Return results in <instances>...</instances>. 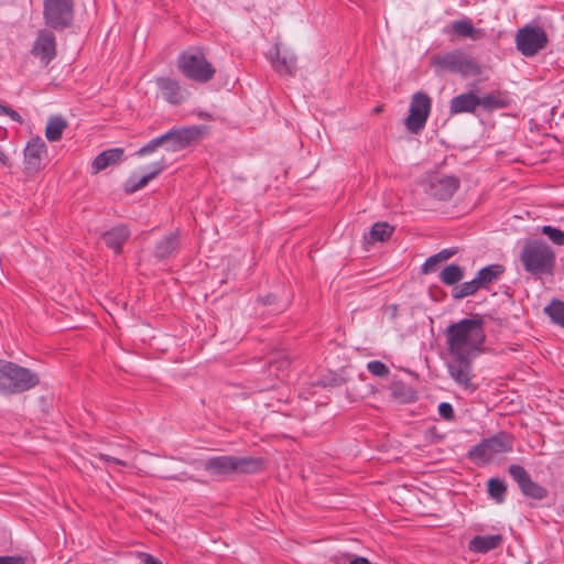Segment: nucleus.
I'll return each mask as SVG.
<instances>
[{"label":"nucleus","mask_w":564,"mask_h":564,"mask_svg":"<svg viewBox=\"0 0 564 564\" xmlns=\"http://www.w3.org/2000/svg\"><path fill=\"white\" fill-rule=\"evenodd\" d=\"M503 538L501 534L476 535L469 541L468 549L475 553H488L501 545Z\"/></svg>","instance_id":"obj_22"},{"label":"nucleus","mask_w":564,"mask_h":564,"mask_svg":"<svg viewBox=\"0 0 564 564\" xmlns=\"http://www.w3.org/2000/svg\"><path fill=\"white\" fill-rule=\"evenodd\" d=\"M159 148H162V141L160 140V137H156L140 148L135 154L138 156H145L155 152Z\"/></svg>","instance_id":"obj_37"},{"label":"nucleus","mask_w":564,"mask_h":564,"mask_svg":"<svg viewBox=\"0 0 564 564\" xmlns=\"http://www.w3.org/2000/svg\"><path fill=\"white\" fill-rule=\"evenodd\" d=\"M3 115L9 116L13 121L22 123L23 119L18 111L7 106Z\"/></svg>","instance_id":"obj_45"},{"label":"nucleus","mask_w":564,"mask_h":564,"mask_svg":"<svg viewBox=\"0 0 564 564\" xmlns=\"http://www.w3.org/2000/svg\"><path fill=\"white\" fill-rule=\"evenodd\" d=\"M437 263L436 257L434 254L431 256L422 265V272L425 274L432 272Z\"/></svg>","instance_id":"obj_42"},{"label":"nucleus","mask_w":564,"mask_h":564,"mask_svg":"<svg viewBox=\"0 0 564 564\" xmlns=\"http://www.w3.org/2000/svg\"><path fill=\"white\" fill-rule=\"evenodd\" d=\"M259 301L263 304V305H272L275 303L276 301V296L273 295V294H268L263 297H260Z\"/></svg>","instance_id":"obj_46"},{"label":"nucleus","mask_w":564,"mask_h":564,"mask_svg":"<svg viewBox=\"0 0 564 564\" xmlns=\"http://www.w3.org/2000/svg\"><path fill=\"white\" fill-rule=\"evenodd\" d=\"M514 437L505 431L484 438L480 443L468 451L467 457L470 460L489 462L498 454L512 452Z\"/></svg>","instance_id":"obj_7"},{"label":"nucleus","mask_w":564,"mask_h":564,"mask_svg":"<svg viewBox=\"0 0 564 564\" xmlns=\"http://www.w3.org/2000/svg\"><path fill=\"white\" fill-rule=\"evenodd\" d=\"M276 58L272 61L273 68L279 74L294 76L296 70V57L294 55L280 56L279 46L275 45Z\"/></svg>","instance_id":"obj_25"},{"label":"nucleus","mask_w":564,"mask_h":564,"mask_svg":"<svg viewBox=\"0 0 564 564\" xmlns=\"http://www.w3.org/2000/svg\"><path fill=\"white\" fill-rule=\"evenodd\" d=\"M129 237L130 229L127 225H117L105 231L101 236L106 246L112 249L115 253H120L122 251V246Z\"/></svg>","instance_id":"obj_18"},{"label":"nucleus","mask_w":564,"mask_h":564,"mask_svg":"<svg viewBox=\"0 0 564 564\" xmlns=\"http://www.w3.org/2000/svg\"><path fill=\"white\" fill-rule=\"evenodd\" d=\"M290 362L288 359L283 358L280 360L270 361V372H273L274 370H284L289 367Z\"/></svg>","instance_id":"obj_40"},{"label":"nucleus","mask_w":564,"mask_h":564,"mask_svg":"<svg viewBox=\"0 0 564 564\" xmlns=\"http://www.w3.org/2000/svg\"><path fill=\"white\" fill-rule=\"evenodd\" d=\"M31 54L39 58L44 66H47L55 58L56 37L52 29H42L37 32Z\"/></svg>","instance_id":"obj_14"},{"label":"nucleus","mask_w":564,"mask_h":564,"mask_svg":"<svg viewBox=\"0 0 564 564\" xmlns=\"http://www.w3.org/2000/svg\"><path fill=\"white\" fill-rule=\"evenodd\" d=\"M39 383L37 373L12 361L0 359V393H23Z\"/></svg>","instance_id":"obj_3"},{"label":"nucleus","mask_w":564,"mask_h":564,"mask_svg":"<svg viewBox=\"0 0 564 564\" xmlns=\"http://www.w3.org/2000/svg\"><path fill=\"white\" fill-rule=\"evenodd\" d=\"M482 289L478 276L476 275L471 281L465 282L459 286L452 290V297L454 300H462L464 297L474 295L478 290Z\"/></svg>","instance_id":"obj_31"},{"label":"nucleus","mask_w":564,"mask_h":564,"mask_svg":"<svg viewBox=\"0 0 564 564\" xmlns=\"http://www.w3.org/2000/svg\"><path fill=\"white\" fill-rule=\"evenodd\" d=\"M74 0H44L43 19L45 25L54 31H64L74 21Z\"/></svg>","instance_id":"obj_8"},{"label":"nucleus","mask_w":564,"mask_h":564,"mask_svg":"<svg viewBox=\"0 0 564 564\" xmlns=\"http://www.w3.org/2000/svg\"><path fill=\"white\" fill-rule=\"evenodd\" d=\"M139 558L143 564H163L159 558L149 553H139Z\"/></svg>","instance_id":"obj_44"},{"label":"nucleus","mask_w":564,"mask_h":564,"mask_svg":"<svg viewBox=\"0 0 564 564\" xmlns=\"http://www.w3.org/2000/svg\"><path fill=\"white\" fill-rule=\"evenodd\" d=\"M511 478L518 484L521 494L525 497L542 500L547 496V489L533 481L525 468L518 464L508 467Z\"/></svg>","instance_id":"obj_13"},{"label":"nucleus","mask_w":564,"mask_h":564,"mask_svg":"<svg viewBox=\"0 0 564 564\" xmlns=\"http://www.w3.org/2000/svg\"><path fill=\"white\" fill-rule=\"evenodd\" d=\"M488 495L497 503H502L506 500L507 485L500 478H490L487 482Z\"/></svg>","instance_id":"obj_32"},{"label":"nucleus","mask_w":564,"mask_h":564,"mask_svg":"<svg viewBox=\"0 0 564 564\" xmlns=\"http://www.w3.org/2000/svg\"><path fill=\"white\" fill-rule=\"evenodd\" d=\"M67 127L66 120L61 116H53L48 119L45 137L48 141H58L62 138L63 131Z\"/></svg>","instance_id":"obj_28"},{"label":"nucleus","mask_w":564,"mask_h":564,"mask_svg":"<svg viewBox=\"0 0 564 564\" xmlns=\"http://www.w3.org/2000/svg\"><path fill=\"white\" fill-rule=\"evenodd\" d=\"M156 84L167 102L178 105L183 101L184 90L177 80L170 77H160L156 79Z\"/></svg>","instance_id":"obj_19"},{"label":"nucleus","mask_w":564,"mask_h":564,"mask_svg":"<svg viewBox=\"0 0 564 564\" xmlns=\"http://www.w3.org/2000/svg\"><path fill=\"white\" fill-rule=\"evenodd\" d=\"M376 111H377V112L381 111V107H377V108H376Z\"/></svg>","instance_id":"obj_51"},{"label":"nucleus","mask_w":564,"mask_h":564,"mask_svg":"<svg viewBox=\"0 0 564 564\" xmlns=\"http://www.w3.org/2000/svg\"><path fill=\"white\" fill-rule=\"evenodd\" d=\"M438 414L442 419H444L445 421H448V422L454 421V419H455L454 408L448 402L440 403Z\"/></svg>","instance_id":"obj_38"},{"label":"nucleus","mask_w":564,"mask_h":564,"mask_svg":"<svg viewBox=\"0 0 564 564\" xmlns=\"http://www.w3.org/2000/svg\"><path fill=\"white\" fill-rule=\"evenodd\" d=\"M479 106V97L474 93H465L452 98L449 111L452 115L474 112Z\"/></svg>","instance_id":"obj_21"},{"label":"nucleus","mask_w":564,"mask_h":564,"mask_svg":"<svg viewBox=\"0 0 564 564\" xmlns=\"http://www.w3.org/2000/svg\"><path fill=\"white\" fill-rule=\"evenodd\" d=\"M521 260L525 271L539 276L552 274L555 267V253L542 240H535L531 245L525 246Z\"/></svg>","instance_id":"obj_4"},{"label":"nucleus","mask_w":564,"mask_h":564,"mask_svg":"<svg viewBox=\"0 0 564 564\" xmlns=\"http://www.w3.org/2000/svg\"><path fill=\"white\" fill-rule=\"evenodd\" d=\"M202 135V128L197 126L171 129L160 135L162 148L169 152H178L192 143L198 141Z\"/></svg>","instance_id":"obj_10"},{"label":"nucleus","mask_w":564,"mask_h":564,"mask_svg":"<svg viewBox=\"0 0 564 564\" xmlns=\"http://www.w3.org/2000/svg\"><path fill=\"white\" fill-rule=\"evenodd\" d=\"M166 167V164L163 160L159 162H154L150 165L151 171L143 175L142 177H138L137 175H131L124 185L126 193H135L137 191L143 188L150 181L154 180L160 173H162Z\"/></svg>","instance_id":"obj_17"},{"label":"nucleus","mask_w":564,"mask_h":564,"mask_svg":"<svg viewBox=\"0 0 564 564\" xmlns=\"http://www.w3.org/2000/svg\"><path fill=\"white\" fill-rule=\"evenodd\" d=\"M452 30L459 37H469L477 40L481 35V31L476 29L469 18L452 22Z\"/></svg>","instance_id":"obj_26"},{"label":"nucleus","mask_w":564,"mask_h":564,"mask_svg":"<svg viewBox=\"0 0 564 564\" xmlns=\"http://www.w3.org/2000/svg\"><path fill=\"white\" fill-rule=\"evenodd\" d=\"M509 101L506 97H502L500 94H488L484 97H479V106H481L487 111H492L496 109L507 108Z\"/></svg>","instance_id":"obj_33"},{"label":"nucleus","mask_w":564,"mask_h":564,"mask_svg":"<svg viewBox=\"0 0 564 564\" xmlns=\"http://www.w3.org/2000/svg\"><path fill=\"white\" fill-rule=\"evenodd\" d=\"M464 278V269L455 263L446 265L440 272V280L446 285H455Z\"/></svg>","instance_id":"obj_30"},{"label":"nucleus","mask_w":564,"mask_h":564,"mask_svg":"<svg viewBox=\"0 0 564 564\" xmlns=\"http://www.w3.org/2000/svg\"><path fill=\"white\" fill-rule=\"evenodd\" d=\"M98 457L107 463H113L116 465L127 466V462H124L123 459L117 458V457L108 455V454L99 453Z\"/></svg>","instance_id":"obj_43"},{"label":"nucleus","mask_w":564,"mask_h":564,"mask_svg":"<svg viewBox=\"0 0 564 564\" xmlns=\"http://www.w3.org/2000/svg\"><path fill=\"white\" fill-rule=\"evenodd\" d=\"M452 360L447 362L451 378L466 391L474 392L478 386L473 382V366L470 355H451Z\"/></svg>","instance_id":"obj_11"},{"label":"nucleus","mask_w":564,"mask_h":564,"mask_svg":"<svg viewBox=\"0 0 564 564\" xmlns=\"http://www.w3.org/2000/svg\"><path fill=\"white\" fill-rule=\"evenodd\" d=\"M543 311L553 324L564 328V301L553 299Z\"/></svg>","instance_id":"obj_29"},{"label":"nucleus","mask_w":564,"mask_h":564,"mask_svg":"<svg viewBox=\"0 0 564 564\" xmlns=\"http://www.w3.org/2000/svg\"><path fill=\"white\" fill-rule=\"evenodd\" d=\"M367 369L373 376L381 377V378L387 377L390 372L389 368L380 360L369 361L367 365Z\"/></svg>","instance_id":"obj_36"},{"label":"nucleus","mask_w":564,"mask_h":564,"mask_svg":"<svg viewBox=\"0 0 564 564\" xmlns=\"http://www.w3.org/2000/svg\"><path fill=\"white\" fill-rule=\"evenodd\" d=\"M177 67L181 73L197 83H207L215 75V68L200 50H188L180 54Z\"/></svg>","instance_id":"obj_5"},{"label":"nucleus","mask_w":564,"mask_h":564,"mask_svg":"<svg viewBox=\"0 0 564 564\" xmlns=\"http://www.w3.org/2000/svg\"><path fill=\"white\" fill-rule=\"evenodd\" d=\"M0 564H25V560L22 556H0Z\"/></svg>","instance_id":"obj_41"},{"label":"nucleus","mask_w":564,"mask_h":564,"mask_svg":"<svg viewBox=\"0 0 564 564\" xmlns=\"http://www.w3.org/2000/svg\"><path fill=\"white\" fill-rule=\"evenodd\" d=\"M547 43V34L541 26L527 24L517 31L516 46L525 57L536 55Z\"/></svg>","instance_id":"obj_9"},{"label":"nucleus","mask_w":564,"mask_h":564,"mask_svg":"<svg viewBox=\"0 0 564 564\" xmlns=\"http://www.w3.org/2000/svg\"><path fill=\"white\" fill-rule=\"evenodd\" d=\"M541 232L545 236H547V238L555 245L557 246H563L564 245V231L558 229V228H555V227H552L550 225H545L542 227L541 229Z\"/></svg>","instance_id":"obj_35"},{"label":"nucleus","mask_w":564,"mask_h":564,"mask_svg":"<svg viewBox=\"0 0 564 564\" xmlns=\"http://www.w3.org/2000/svg\"><path fill=\"white\" fill-rule=\"evenodd\" d=\"M47 148L41 137L31 139L24 149V165L29 173L39 171L42 158L46 154Z\"/></svg>","instance_id":"obj_16"},{"label":"nucleus","mask_w":564,"mask_h":564,"mask_svg":"<svg viewBox=\"0 0 564 564\" xmlns=\"http://www.w3.org/2000/svg\"><path fill=\"white\" fill-rule=\"evenodd\" d=\"M393 230L394 227L390 226L388 223H376L372 225L369 234L373 241L383 242L390 238Z\"/></svg>","instance_id":"obj_34"},{"label":"nucleus","mask_w":564,"mask_h":564,"mask_svg":"<svg viewBox=\"0 0 564 564\" xmlns=\"http://www.w3.org/2000/svg\"><path fill=\"white\" fill-rule=\"evenodd\" d=\"M392 400L405 404L417 399L416 392L402 381H394L390 384Z\"/></svg>","instance_id":"obj_24"},{"label":"nucleus","mask_w":564,"mask_h":564,"mask_svg":"<svg viewBox=\"0 0 564 564\" xmlns=\"http://www.w3.org/2000/svg\"><path fill=\"white\" fill-rule=\"evenodd\" d=\"M262 467V459L232 455L214 456L203 463L210 477L221 480L234 474H253Z\"/></svg>","instance_id":"obj_2"},{"label":"nucleus","mask_w":564,"mask_h":564,"mask_svg":"<svg viewBox=\"0 0 564 564\" xmlns=\"http://www.w3.org/2000/svg\"><path fill=\"white\" fill-rule=\"evenodd\" d=\"M349 564H371L370 561L364 556H355L350 560Z\"/></svg>","instance_id":"obj_47"},{"label":"nucleus","mask_w":564,"mask_h":564,"mask_svg":"<svg viewBox=\"0 0 564 564\" xmlns=\"http://www.w3.org/2000/svg\"><path fill=\"white\" fill-rule=\"evenodd\" d=\"M505 272L502 264H489L477 272L478 280L482 289L487 288L490 283L498 280Z\"/></svg>","instance_id":"obj_27"},{"label":"nucleus","mask_w":564,"mask_h":564,"mask_svg":"<svg viewBox=\"0 0 564 564\" xmlns=\"http://www.w3.org/2000/svg\"><path fill=\"white\" fill-rule=\"evenodd\" d=\"M0 162H2L4 165H7L9 162L8 156L2 151H0Z\"/></svg>","instance_id":"obj_49"},{"label":"nucleus","mask_w":564,"mask_h":564,"mask_svg":"<svg viewBox=\"0 0 564 564\" xmlns=\"http://www.w3.org/2000/svg\"><path fill=\"white\" fill-rule=\"evenodd\" d=\"M433 64L451 73L459 74L463 77L479 76L482 73L481 65L460 50L434 56Z\"/></svg>","instance_id":"obj_6"},{"label":"nucleus","mask_w":564,"mask_h":564,"mask_svg":"<svg viewBox=\"0 0 564 564\" xmlns=\"http://www.w3.org/2000/svg\"><path fill=\"white\" fill-rule=\"evenodd\" d=\"M432 100L425 93L419 91L412 96L409 116L405 119L406 129L419 133L425 127L431 112Z\"/></svg>","instance_id":"obj_12"},{"label":"nucleus","mask_w":564,"mask_h":564,"mask_svg":"<svg viewBox=\"0 0 564 564\" xmlns=\"http://www.w3.org/2000/svg\"><path fill=\"white\" fill-rule=\"evenodd\" d=\"M386 311H387V313L390 314L391 318H394L397 316V313H398V305L392 304V305L388 306L386 308Z\"/></svg>","instance_id":"obj_48"},{"label":"nucleus","mask_w":564,"mask_h":564,"mask_svg":"<svg viewBox=\"0 0 564 564\" xmlns=\"http://www.w3.org/2000/svg\"><path fill=\"white\" fill-rule=\"evenodd\" d=\"M178 248V234L171 232L156 242L154 247V257L159 261L171 259L176 256Z\"/></svg>","instance_id":"obj_20"},{"label":"nucleus","mask_w":564,"mask_h":564,"mask_svg":"<svg viewBox=\"0 0 564 564\" xmlns=\"http://www.w3.org/2000/svg\"><path fill=\"white\" fill-rule=\"evenodd\" d=\"M123 149L112 148L99 153L93 161L91 167L95 173H98L108 166L117 164L123 156Z\"/></svg>","instance_id":"obj_23"},{"label":"nucleus","mask_w":564,"mask_h":564,"mask_svg":"<svg viewBox=\"0 0 564 564\" xmlns=\"http://www.w3.org/2000/svg\"><path fill=\"white\" fill-rule=\"evenodd\" d=\"M456 253H457V249L456 248H448V249L441 250L440 252H437L434 256L436 257L438 262H442V261L448 260L449 258H452Z\"/></svg>","instance_id":"obj_39"},{"label":"nucleus","mask_w":564,"mask_h":564,"mask_svg":"<svg viewBox=\"0 0 564 564\" xmlns=\"http://www.w3.org/2000/svg\"><path fill=\"white\" fill-rule=\"evenodd\" d=\"M7 106L0 104V115H3Z\"/></svg>","instance_id":"obj_50"},{"label":"nucleus","mask_w":564,"mask_h":564,"mask_svg":"<svg viewBox=\"0 0 564 564\" xmlns=\"http://www.w3.org/2000/svg\"><path fill=\"white\" fill-rule=\"evenodd\" d=\"M449 355H470L480 351L486 341L484 317L475 314L451 324L445 330Z\"/></svg>","instance_id":"obj_1"},{"label":"nucleus","mask_w":564,"mask_h":564,"mask_svg":"<svg viewBox=\"0 0 564 564\" xmlns=\"http://www.w3.org/2000/svg\"><path fill=\"white\" fill-rule=\"evenodd\" d=\"M459 186V181L454 176L436 175L430 178L427 185L429 195L440 200L449 199Z\"/></svg>","instance_id":"obj_15"}]
</instances>
